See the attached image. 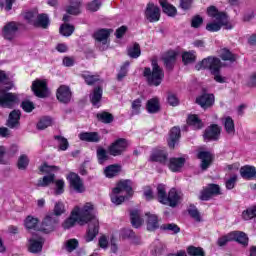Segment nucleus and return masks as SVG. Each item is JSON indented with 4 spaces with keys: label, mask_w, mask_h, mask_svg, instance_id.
I'll list each match as a JSON object with an SVG mask.
<instances>
[{
    "label": "nucleus",
    "mask_w": 256,
    "mask_h": 256,
    "mask_svg": "<svg viewBox=\"0 0 256 256\" xmlns=\"http://www.w3.org/2000/svg\"><path fill=\"white\" fill-rule=\"evenodd\" d=\"M229 241H233V237H232L231 233L218 238L217 245H218V247H225V245H227V243H229Z\"/></svg>",
    "instance_id": "nucleus-62"
},
{
    "label": "nucleus",
    "mask_w": 256,
    "mask_h": 256,
    "mask_svg": "<svg viewBox=\"0 0 256 256\" xmlns=\"http://www.w3.org/2000/svg\"><path fill=\"white\" fill-rule=\"evenodd\" d=\"M129 61H126L120 68V71L117 74V81H123L127 74L129 73Z\"/></svg>",
    "instance_id": "nucleus-51"
},
{
    "label": "nucleus",
    "mask_w": 256,
    "mask_h": 256,
    "mask_svg": "<svg viewBox=\"0 0 256 256\" xmlns=\"http://www.w3.org/2000/svg\"><path fill=\"white\" fill-rule=\"evenodd\" d=\"M17 31H19V27H17V23L10 22L4 26L3 29V37L7 41H13L15 39V35H17Z\"/></svg>",
    "instance_id": "nucleus-18"
},
{
    "label": "nucleus",
    "mask_w": 256,
    "mask_h": 256,
    "mask_svg": "<svg viewBox=\"0 0 256 256\" xmlns=\"http://www.w3.org/2000/svg\"><path fill=\"white\" fill-rule=\"evenodd\" d=\"M161 107L159 106V99L157 98H152L147 101L146 104V111L151 114L159 113V110Z\"/></svg>",
    "instance_id": "nucleus-35"
},
{
    "label": "nucleus",
    "mask_w": 256,
    "mask_h": 256,
    "mask_svg": "<svg viewBox=\"0 0 256 256\" xmlns=\"http://www.w3.org/2000/svg\"><path fill=\"white\" fill-rule=\"evenodd\" d=\"M28 251L30 253H41L43 251V244L37 240L30 239Z\"/></svg>",
    "instance_id": "nucleus-46"
},
{
    "label": "nucleus",
    "mask_w": 256,
    "mask_h": 256,
    "mask_svg": "<svg viewBox=\"0 0 256 256\" xmlns=\"http://www.w3.org/2000/svg\"><path fill=\"white\" fill-rule=\"evenodd\" d=\"M183 201V192L177 190L176 188H172L168 192L167 204L169 207L175 208L179 203Z\"/></svg>",
    "instance_id": "nucleus-14"
},
{
    "label": "nucleus",
    "mask_w": 256,
    "mask_h": 256,
    "mask_svg": "<svg viewBox=\"0 0 256 256\" xmlns=\"http://www.w3.org/2000/svg\"><path fill=\"white\" fill-rule=\"evenodd\" d=\"M96 118L98 121H100V123H104L105 125H108L109 123H113V121H115V117L113 116V114L107 111L97 113Z\"/></svg>",
    "instance_id": "nucleus-33"
},
{
    "label": "nucleus",
    "mask_w": 256,
    "mask_h": 256,
    "mask_svg": "<svg viewBox=\"0 0 256 256\" xmlns=\"http://www.w3.org/2000/svg\"><path fill=\"white\" fill-rule=\"evenodd\" d=\"M79 247V241L77 239H70L66 242V250L71 253Z\"/></svg>",
    "instance_id": "nucleus-59"
},
{
    "label": "nucleus",
    "mask_w": 256,
    "mask_h": 256,
    "mask_svg": "<svg viewBox=\"0 0 256 256\" xmlns=\"http://www.w3.org/2000/svg\"><path fill=\"white\" fill-rule=\"evenodd\" d=\"M127 53L131 59H139L141 57V46H139V43H134L133 46L128 48Z\"/></svg>",
    "instance_id": "nucleus-40"
},
{
    "label": "nucleus",
    "mask_w": 256,
    "mask_h": 256,
    "mask_svg": "<svg viewBox=\"0 0 256 256\" xmlns=\"http://www.w3.org/2000/svg\"><path fill=\"white\" fill-rule=\"evenodd\" d=\"M21 120V110H13L10 112L8 120H7V127L9 129H17L20 125L19 121Z\"/></svg>",
    "instance_id": "nucleus-20"
},
{
    "label": "nucleus",
    "mask_w": 256,
    "mask_h": 256,
    "mask_svg": "<svg viewBox=\"0 0 256 256\" xmlns=\"http://www.w3.org/2000/svg\"><path fill=\"white\" fill-rule=\"evenodd\" d=\"M167 101L168 105H171V107H177V105H179V98L173 93H168Z\"/></svg>",
    "instance_id": "nucleus-64"
},
{
    "label": "nucleus",
    "mask_w": 256,
    "mask_h": 256,
    "mask_svg": "<svg viewBox=\"0 0 256 256\" xmlns=\"http://www.w3.org/2000/svg\"><path fill=\"white\" fill-rule=\"evenodd\" d=\"M38 15H39V13L37 11H29V12L25 13L24 19H26V21H28V23H30V25L35 26Z\"/></svg>",
    "instance_id": "nucleus-57"
},
{
    "label": "nucleus",
    "mask_w": 256,
    "mask_h": 256,
    "mask_svg": "<svg viewBox=\"0 0 256 256\" xmlns=\"http://www.w3.org/2000/svg\"><path fill=\"white\" fill-rule=\"evenodd\" d=\"M79 139L87 143H99L101 141V135L98 132H82L79 134Z\"/></svg>",
    "instance_id": "nucleus-22"
},
{
    "label": "nucleus",
    "mask_w": 256,
    "mask_h": 256,
    "mask_svg": "<svg viewBox=\"0 0 256 256\" xmlns=\"http://www.w3.org/2000/svg\"><path fill=\"white\" fill-rule=\"evenodd\" d=\"M204 141H219L221 137V127L217 124L208 126L203 134Z\"/></svg>",
    "instance_id": "nucleus-12"
},
{
    "label": "nucleus",
    "mask_w": 256,
    "mask_h": 256,
    "mask_svg": "<svg viewBox=\"0 0 256 256\" xmlns=\"http://www.w3.org/2000/svg\"><path fill=\"white\" fill-rule=\"evenodd\" d=\"M93 211L94 207L91 203H86L81 210L75 211L78 225H87L88 223V230L84 237L86 243H91L99 235V220L95 218Z\"/></svg>",
    "instance_id": "nucleus-1"
},
{
    "label": "nucleus",
    "mask_w": 256,
    "mask_h": 256,
    "mask_svg": "<svg viewBox=\"0 0 256 256\" xmlns=\"http://www.w3.org/2000/svg\"><path fill=\"white\" fill-rule=\"evenodd\" d=\"M240 175L242 179H246V181H251L256 177V168L255 166H243L240 168Z\"/></svg>",
    "instance_id": "nucleus-23"
},
{
    "label": "nucleus",
    "mask_w": 256,
    "mask_h": 256,
    "mask_svg": "<svg viewBox=\"0 0 256 256\" xmlns=\"http://www.w3.org/2000/svg\"><path fill=\"white\" fill-rule=\"evenodd\" d=\"M196 103L202 107V109H209V107H213V103H215V96L213 94L204 93L196 98Z\"/></svg>",
    "instance_id": "nucleus-17"
},
{
    "label": "nucleus",
    "mask_w": 256,
    "mask_h": 256,
    "mask_svg": "<svg viewBox=\"0 0 256 256\" xmlns=\"http://www.w3.org/2000/svg\"><path fill=\"white\" fill-rule=\"evenodd\" d=\"M52 123L53 119H51V117L46 116L40 119V121L37 123V129L43 131L44 129H47V127H51Z\"/></svg>",
    "instance_id": "nucleus-52"
},
{
    "label": "nucleus",
    "mask_w": 256,
    "mask_h": 256,
    "mask_svg": "<svg viewBox=\"0 0 256 256\" xmlns=\"http://www.w3.org/2000/svg\"><path fill=\"white\" fill-rule=\"evenodd\" d=\"M223 125L228 135H235V121H233V118H231V116L224 118Z\"/></svg>",
    "instance_id": "nucleus-36"
},
{
    "label": "nucleus",
    "mask_w": 256,
    "mask_h": 256,
    "mask_svg": "<svg viewBox=\"0 0 256 256\" xmlns=\"http://www.w3.org/2000/svg\"><path fill=\"white\" fill-rule=\"evenodd\" d=\"M75 223H79V218L75 215V211H72L71 216L62 223V227L71 229V227H75Z\"/></svg>",
    "instance_id": "nucleus-42"
},
{
    "label": "nucleus",
    "mask_w": 256,
    "mask_h": 256,
    "mask_svg": "<svg viewBox=\"0 0 256 256\" xmlns=\"http://www.w3.org/2000/svg\"><path fill=\"white\" fill-rule=\"evenodd\" d=\"M24 225L26 229H37V225H39V219L33 216H27L24 221Z\"/></svg>",
    "instance_id": "nucleus-48"
},
{
    "label": "nucleus",
    "mask_w": 256,
    "mask_h": 256,
    "mask_svg": "<svg viewBox=\"0 0 256 256\" xmlns=\"http://www.w3.org/2000/svg\"><path fill=\"white\" fill-rule=\"evenodd\" d=\"M55 185V195H63V193H65V181L56 180Z\"/></svg>",
    "instance_id": "nucleus-60"
},
{
    "label": "nucleus",
    "mask_w": 256,
    "mask_h": 256,
    "mask_svg": "<svg viewBox=\"0 0 256 256\" xmlns=\"http://www.w3.org/2000/svg\"><path fill=\"white\" fill-rule=\"evenodd\" d=\"M50 25L49 16L47 14H38L34 27L47 29Z\"/></svg>",
    "instance_id": "nucleus-34"
},
{
    "label": "nucleus",
    "mask_w": 256,
    "mask_h": 256,
    "mask_svg": "<svg viewBox=\"0 0 256 256\" xmlns=\"http://www.w3.org/2000/svg\"><path fill=\"white\" fill-rule=\"evenodd\" d=\"M181 138V128L179 127H173L170 130V137L168 141V146L170 149H175V144L179 141Z\"/></svg>",
    "instance_id": "nucleus-24"
},
{
    "label": "nucleus",
    "mask_w": 256,
    "mask_h": 256,
    "mask_svg": "<svg viewBox=\"0 0 256 256\" xmlns=\"http://www.w3.org/2000/svg\"><path fill=\"white\" fill-rule=\"evenodd\" d=\"M122 237L124 239H130L131 243L134 245H141V238L135 235V232H133L131 229H124L122 232Z\"/></svg>",
    "instance_id": "nucleus-32"
},
{
    "label": "nucleus",
    "mask_w": 256,
    "mask_h": 256,
    "mask_svg": "<svg viewBox=\"0 0 256 256\" xmlns=\"http://www.w3.org/2000/svg\"><path fill=\"white\" fill-rule=\"evenodd\" d=\"M17 167L20 171H25L29 167V157L25 154L21 155L18 159Z\"/></svg>",
    "instance_id": "nucleus-54"
},
{
    "label": "nucleus",
    "mask_w": 256,
    "mask_h": 256,
    "mask_svg": "<svg viewBox=\"0 0 256 256\" xmlns=\"http://www.w3.org/2000/svg\"><path fill=\"white\" fill-rule=\"evenodd\" d=\"M130 221L132 227L139 229L143 225V218H141V211L134 209L130 211Z\"/></svg>",
    "instance_id": "nucleus-26"
},
{
    "label": "nucleus",
    "mask_w": 256,
    "mask_h": 256,
    "mask_svg": "<svg viewBox=\"0 0 256 256\" xmlns=\"http://www.w3.org/2000/svg\"><path fill=\"white\" fill-rule=\"evenodd\" d=\"M59 33L60 35H63V37H71V35L75 33V26L64 23L60 26Z\"/></svg>",
    "instance_id": "nucleus-41"
},
{
    "label": "nucleus",
    "mask_w": 256,
    "mask_h": 256,
    "mask_svg": "<svg viewBox=\"0 0 256 256\" xmlns=\"http://www.w3.org/2000/svg\"><path fill=\"white\" fill-rule=\"evenodd\" d=\"M151 65L152 70L149 67H145L143 75L147 79L148 85L159 87L165 77V72H163V68L159 66L157 59H152Z\"/></svg>",
    "instance_id": "nucleus-5"
},
{
    "label": "nucleus",
    "mask_w": 256,
    "mask_h": 256,
    "mask_svg": "<svg viewBox=\"0 0 256 256\" xmlns=\"http://www.w3.org/2000/svg\"><path fill=\"white\" fill-rule=\"evenodd\" d=\"M126 193L129 197H133V181L121 180L117 183L116 187L113 188V193Z\"/></svg>",
    "instance_id": "nucleus-13"
},
{
    "label": "nucleus",
    "mask_w": 256,
    "mask_h": 256,
    "mask_svg": "<svg viewBox=\"0 0 256 256\" xmlns=\"http://www.w3.org/2000/svg\"><path fill=\"white\" fill-rule=\"evenodd\" d=\"M51 183H55V174H50L48 176H44L42 179H39L37 187H49Z\"/></svg>",
    "instance_id": "nucleus-45"
},
{
    "label": "nucleus",
    "mask_w": 256,
    "mask_h": 256,
    "mask_svg": "<svg viewBox=\"0 0 256 256\" xmlns=\"http://www.w3.org/2000/svg\"><path fill=\"white\" fill-rule=\"evenodd\" d=\"M187 124L192 127V129H203V121H201L197 115H189Z\"/></svg>",
    "instance_id": "nucleus-38"
},
{
    "label": "nucleus",
    "mask_w": 256,
    "mask_h": 256,
    "mask_svg": "<svg viewBox=\"0 0 256 256\" xmlns=\"http://www.w3.org/2000/svg\"><path fill=\"white\" fill-rule=\"evenodd\" d=\"M168 154L167 151L161 149H155L152 151L150 155L149 161L152 163H160L161 165H165L167 163Z\"/></svg>",
    "instance_id": "nucleus-16"
},
{
    "label": "nucleus",
    "mask_w": 256,
    "mask_h": 256,
    "mask_svg": "<svg viewBox=\"0 0 256 256\" xmlns=\"http://www.w3.org/2000/svg\"><path fill=\"white\" fill-rule=\"evenodd\" d=\"M187 253L189 256H205V251L201 247L188 246Z\"/></svg>",
    "instance_id": "nucleus-55"
},
{
    "label": "nucleus",
    "mask_w": 256,
    "mask_h": 256,
    "mask_svg": "<svg viewBox=\"0 0 256 256\" xmlns=\"http://www.w3.org/2000/svg\"><path fill=\"white\" fill-rule=\"evenodd\" d=\"M57 225H59V219L53 214L47 215L42 221L41 231L51 233L55 231Z\"/></svg>",
    "instance_id": "nucleus-10"
},
{
    "label": "nucleus",
    "mask_w": 256,
    "mask_h": 256,
    "mask_svg": "<svg viewBox=\"0 0 256 256\" xmlns=\"http://www.w3.org/2000/svg\"><path fill=\"white\" fill-rule=\"evenodd\" d=\"M87 11H91L95 13L101 9V0H93L92 2L88 3L86 6Z\"/></svg>",
    "instance_id": "nucleus-58"
},
{
    "label": "nucleus",
    "mask_w": 256,
    "mask_h": 256,
    "mask_svg": "<svg viewBox=\"0 0 256 256\" xmlns=\"http://www.w3.org/2000/svg\"><path fill=\"white\" fill-rule=\"evenodd\" d=\"M169 194H167V189L165 188V185L159 184L157 186V200L162 205H167V198Z\"/></svg>",
    "instance_id": "nucleus-31"
},
{
    "label": "nucleus",
    "mask_w": 256,
    "mask_h": 256,
    "mask_svg": "<svg viewBox=\"0 0 256 256\" xmlns=\"http://www.w3.org/2000/svg\"><path fill=\"white\" fill-rule=\"evenodd\" d=\"M65 213V205L61 202H57L54 206V217H59Z\"/></svg>",
    "instance_id": "nucleus-61"
},
{
    "label": "nucleus",
    "mask_w": 256,
    "mask_h": 256,
    "mask_svg": "<svg viewBox=\"0 0 256 256\" xmlns=\"http://www.w3.org/2000/svg\"><path fill=\"white\" fill-rule=\"evenodd\" d=\"M165 251V244L159 240H155L152 244V253L154 255H163Z\"/></svg>",
    "instance_id": "nucleus-47"
},
{
    "label": "nucleus",
    "mask_w": 256,
    "mask_h": 256,
    "mask_svg": "<svg viewBox=\"0 0 256 256\" xmlns=\"http://www.w3.org/2000/svg\"><path fill=\"white\" fill-rule=\"evenodd\" d=\"M159 3L162 7L163 13L168 15V17H175L177 15V8L167 2V0H159Z\"/></svg>",
    "instance_id": "nucleus-27"
},
{
    "label": "nucleus",
    "mask_w": 256,
    "mask_h": 256,
    "mask_svg": "<svg viewBox=\"0 0 256 256\" xmlns=\"http://www.w3.org/2000/svg\"><path fill=\"white\" fill-rule=\"evenodd\" d=\"M55 141H57L59 151H67L69 149V141L63 136H54Z\"/></svg>",
    "instance_id": "nucleus-43"
},
{
    "label": "nucleus",
    "mask_w": 256,
    "mask_h": 256,
    "mask_svg": "<svg viewBox=\"0 0 256 256\" xmlns=\"http://www.w3.org/2000/svg\"><path fill=\"white\" fill-rule=\"evenodd\" d=\"M103 99V89L101 87L94 88L93 94L90 96V101L94 107H97Z\"/></svg>",
    "instance_id": "nucleus-37"
},
{
    "label": "nucleus",
    "mask_w": 256,
    "mask_h": 256,
    "mask_svg": "<svg viewBox=\"0 0 256 256\" xmlns=\"http://www.w3.org/2000/svg\"><path fill=\"white\" fill-rule=\"evenodd\" d=\"M185 165V158H170L168 167L174 173H177L183 169Z\"/></svg>",
    "instance_id": "nucleus-25"
},
{
    "label": "nucleus",
    "mask_w": 256,
    "mask_h": 256,
    "mask_svg": "<svg viewBox=\"0 0 256 256\" xmlns=\"http://www.w3.org/2000/svg\"><path fill=\"white\" fill-rule=\"evenodd\" d=\"M97 159L100 165H103L105 161L109 160V155L107 154V150L99 147L97 149Z\"/></svg>",
    "instance_id": "nucleus-56"
},
{
    "label": "nucleus",
    "mask_w": 256,
    "mask_h": 256,
    "mask_svg": "<svg viewBox=\"0 0 256 256\" xmlns=\"http://www.w3.org/2000/svg\"><path fill=\"white\" fill-rule=\"evenodd\" d=\"M220 57L222 61H230V63H234V61H237V56L235 54H232L229 49L224 48L221 50Z\"/></svg>",
    "instance_id": "nucleus-44"
},
{
    "label": "nucleus",
    "mask_w": 256,
    "mask_h": 256,
    "mask_svg": "<svg viewBox=\"0 0 256 256\" xmlns=\"http://www.w3.org/2000/svg\"><path fill=\"white\" fill-rule=\"evenodd\" d=\"M81 77L84 79L85 83L88 85H95L99 81L98 75H91L89 72H84Z\"/></svg>",
    "instance_id": "nucleus-50"
},
{
    "label": "nucleus",
    "mask_w": 256,
    "mask_h": 256,
    "mask_svg": "<svg viewBox=\"0 0 256 256\" xmlns=\"http://www.w3.org/2000/svg\"><path fill=\"white\" fill-rule=\"evenodd\" d=\"M207 15L211 17V19H215V22H210L206 25V29L210 31V33H216L217 31H221V27H225V29H233V25L229 22V15L226 12L219 11L215 6H209L207 8Z\"/></svg>",
    "instance_id": "nucleus-3"
},
{
    "label": "nucleus",
    "mask_w": 256,
    "mask_h": 256,
    "mask_svg": "<svg viewBox=\"0 0 256 256\" xmlns=\"http://www.w3.org/2000/svg\"><path fill=\"white\" fill-rule=\"evenodd\" d=\"M132 115H139L141 113V99H136L132 102Z\"/></svg>",
    "instance_id": "nucleus-63"
},
{
    "label": "nucleus",
    "mask_w": 256,
    "mask_h": 256,
    "mask_svg": "<svg viewBox=\"0 0 256 256\" xmlns=\"http://www.w3.org/2000/svg\"><path fill=\"white\" fill-rule=\"evenodd\" d=\"M197 61V52L195 50L182 52V63L184 65H191Z\"/></svg>",
    "instance_id": "nucleus-28"
},
{
    "label": "nucleus",
    "mask_w": 256,
    "mask_h": 256,
    "mask_svg": "<svg viewBox=\"0 0 256 256\" xmlns=\"http://www.w3.org/2000/svg\"><path fill=\"white\" fill-rule=\"evenodd\" d=\"M129 148V140L125 138L116 139L110 146L108 147V153L112 155V157H119L127 151Z\"/></svg>",
    "instance_id": "nucleus-6"
},
{
    "label": "nucleus",
    "mask_w": 256,
    "mask_h": 256,
    "mask_svg": "<svg viewBox=\"0 0 256 256\" xmlns=\"http://www.w3.org/2000/svg\"><path fill=\"white\" fill-rule=\"evenodd\" d=\"M147 220V229L148 231H155V229H159V218L155 214L146 213Z\"/></svg>",
    "instance_id": "nucleus-30"
},
{
    "label": "nucleus",
    "mask_w": 256,
    "mask_h": 256,
    "mask_svg": "<svg viewBox=\"0 0 256 256\" xmlns=\"http://www.w3.org/2000/svg\"><path fill=\"white\" fill-rule=\"evenodd\" d=\"M67 180L69 181L70 188L73 189L76 193L85 192V186L83 185V180H81V177L78 176L77 173L71 172L67 176Z\"/></svg>",
    "instance_id": "nucleus-11"
},
{
    "label": "nucleus",
    "mask_w": 256,
    "mask_h": 256,
    "mask_svg": "<svg viewBox=\"0 0 256 256\" xmlns=\"http://www.w3.org/2000/svg\"><path fill=\"white\" fill-rule=\"evenodd\" d=\"M120 172H121V166L119 165H110V166H107L104 170L105 176L108 177L109 179L113 177H117V175H119Z\"/></svg>",
    "instance_id": "nucleus-39"
},
{
    "label": "nucleus",
    "mask_w": 256,
    "mask_h": 256,
    "mask_svg": "<svg viewBox=\"0 0 256 256\" xmlns=\"http://www.w3.org/2000/svg\"><path fill=\"white\" fill-rule=\"evenodd\" d=\"M0 83L10 85L6 87L0 86V107L5 109H13V107L19 103V96L15 93L9 92L11 89H13V84H11L9 75H7V73H5L3 70H0Z\"/></svg>",
    "instance_id": "nucleus-2"
},
{
    "label": "nucleus",
    "mask_w": 256,
    "mask_h": 256,
    "mask_svg": "<svg viewBox=\"0 0 256 256\" xmlns=\"http://www.w3.org/2000/svg\"><path fill=\"white\" fill-rule=\"evenodd\" d=\"M161 229L163 231H169L172 235H177V233L181 232V228H179L175 223L163 224Z\"/></svg>",
    "instance_id": "nucleus-49"
},
{
    "label": "nucleus",
    "mask_w": 256,
    "mask_h": 256,
    "mask_svg": "<svg viewBox=\"0 0 256 256\" xmlns=\"http://www.w3.org/2000/svg\"><path fill=\"white\" fill-rule=\"evenodd\" d=\"M144 15L149 23H157V21L161 19V9L155 4L149 2L146 6Z\"/></svg>",
    "instance_id": "nucleus-8"
},
{
    "label": "nucleus",
    "mask_w": 256,
    "mask_h": 256,
    "mask_svg": "<svg viewBox=\"0 0 256 256\" xmlns=\"http://www.w3.org/2000/svg\"><path fill=\"white\" fill-rule=\"evenodd\" d=\"M163 62L166 67V69H169L170 71L175 67V63H177V52L171 50L168 51L164 56H163Z\"/></svg>",
    "instance_id": "nucleus-21"
},
{
    "label": "nucleus",
    "mask_w": 256,
    "mask_h": 256,
    "mask_svg": "<svg viewBox=\"0 0 256 256\" xmlns=\"http://www.w3.org/2000/svg\"><path fill=\"white\" fill-rule=\"evenodd\" d=\"M32 91L36 97L45 99L49 97V88L47 87V81L36 79L32 83Z\"/></svg>",
    "instance_id": "nucleus-7"
},
{
    "label": "nucleus",
    "mask_w": 256,
    "mask_h": 256,
    "mask_svg": "<svg viewBox=\"0 0 256 256\" xmlns=\"http://www.w3.org/2000/svg\"><path fill=\"white\" fill-rule=\"evenodd\" d=\"M256 217V206L250 207L242 212V218L249 221Z\"/></svg>",
    "instance_id": "nucleus-53"
},
{
    "label": "nucleus",
    "mask_w": 256,
    "mask_h": 256,
    "mask_svg": "<svg viewBox=\"0 0 256 256\" xmlns=\"http://www.w3.org/2000/svg\"><path fill=\"white\" fill-rule=\"evenodd\" d=\"M56 97L60 103H70L71 102V89L68 86L62 85L57 89Z\"/></svg>",
    "instance_id": "nucleus-15"
},
{
    "label": "nucleus",
    "mask_w": 256,
    "mask_h": 256,
    "mask_svg": "<svg viewBox=\"0 0 256 256\" xmlns=\"http://www.w3.org/2000/svg\"><path fill=\"white\" fill-rule=\"evenodd\" d=\"M232 235V241H237V243H240V245H243V247H247L249 245V237H247V234L245 232H231Z\"/></svg>",
    "instance_id": "nucleus-29"
},
{
    "label": "nucleus",
    "mask_w": 256,
    "mask_h": 256,
    "mask_svg": "<svg viewBox=\"0 0 256 256\" xmlns=\"http://www.w3.org/2000/svg\"><path fill=\"white\" fill-rule=\"evenodd\" d=\"M198 159H201L200 167L202 171H207L208 167H211V163H213V154L207 151H200Z\"/></svg>",
    "instance_id": "nucleus-19"
},
{
    "label": "nucleus",
    "mask_w": 256,
    "mask_h": 256,
    "mask_svg": "<svg viewBox=\"0 0 256 256\" xmlns=\"http://www.w3.org/2000/svg\"><path fill=\"white\" fill-rule=\"evenodd\" d=\"M111 35V30L109 29H100L94 33V39L97 41V45L100 49V51H105L107 47V40L109 39V36Z\"/></svg>",
    "instance_id": "nucleus-9"
},
{
    "label": "nucleus",
    "mask_w": 256,
    "mask_h": 256,
    "mask_svg": "<svg viewBox=\"0 0 256 256\" xmlns=\"http://www.w3.org/2000/svg\"><path fill=\"white\" fill-rule=\"evenodd\" d=\"M195 69L197 71H201V69H209L210 73L214 75V80L217 83H225V78L221 76V60L215 57H207L204 58L201 62H198L195 65Z\"/></svg>",
    "instance_id": "nucleus-4"
}]
</instances>
